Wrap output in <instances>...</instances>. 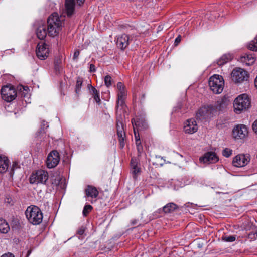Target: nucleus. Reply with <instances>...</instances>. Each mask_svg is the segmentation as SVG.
<instances>
[{
	"label": "nucleus",
	"mask_w": 257,
	"mask_h": 257,
	"mask_svg": "<svg viewBox=\"0 0 257 257\" xmlns=\"http://www.w3.org/2000/svg\"><path fill=\"white\" fill-rule=\"evenodd\" d=\"M47 32L50 37L58 35L64 25V18L59 17L58 13H53L47 19Z\"/></svg>",
	"instance_id": "f257e3e1"
},
{
	"label": "nucleus",
	"mask_w": 257,
	"mask_h": 257,
	"mask_svg": "<svg viewBox=\"0 0 257 257\" xmlns=\"http://www.w3.org/2000/svg\"><path fill=\"white\" fill-rule=\"evenodd\" d=\"M250 104L251 101L249 96L247 94H241L234 101V112L236 113H240L241 111L249 108Z\"/></svg>",
	"instance_id": "f03ea898"
},
{
	"label": "nucleus",
	"mask_w": 257,
	"mask_h": 257,
	"mask_svg": "<svg viewBox=\"0 0 257 257\" xmlns=\"http://www.w3.org/2000/svg\"><path fill=\"white\" fill-rule=\"evenodd\" d=\"M210 89L214 93H221L224 87V81L222 76L215 74L210 77L208 81Z\"/></svg>",
	"instance_id": "7ed1b4c3"
},
{
	"label": "nucleus",
	"mask_w": 257,
	"mask_h": 257,
	"mask_svg": "<svg viewBox=\"0 0 257 257\" xmlns=\"http://www.w3.org/2000/svg\"><path fill=\"white\" fill-rule=\"evenodd\" d=\"M216 115L213 105H208L201 107L197 111L196 116L201 120L207 121Z\"/></svg>",
	"instance_id": "20e7f679"
},
{
	"label": "nucleus",
	"mask_w": 257,
	"mask_h": 257,
	"mask_svg": "<svg viewBox=\"0 0 257 257\" xmlns=\"http://www.w3.org/2000/svg\"><path fill=\"white\" fill-rule=\"evenodd\" d=\"M116 126L117 130V135L119 142L120 147L123 148L124 146V138L125 137V127H126L123 123V118L120 115H118V110L116 109Z\"/></svg>",
	"instance_id": "39448f33"
},
{
	"label": "nucleus",
	"mask_w": 257,
	"mask_h": 257,
	"mask_svg": "<svg viewBox=\"0 0 257 257\" xmlns=\"http://www.w3.org/2000/svg\"><path fill=\"white\" fill-rule=\"evenodd\" d=\"M48 179V172L43 170H39L31 175L30 183L31 184H45Z\"/></svg>",
	"instance_id": "423d86ee"
},
{
	"label": "nucleus",
	"mask_w": 257,
	"mask_h": 257,
	"mask_svg": "<svg viewBox=\"0 0 257 257\" xmlns=\"http://www.w3.org/2000/svg\"><path fill=\"white\" fill-rule=\"evenodd\" d=\"M232 80L236 83H241L247 81L249 78L248 72L243 69L238 68L233 69L231 73Z\"/></svg>",
	"instance_id": "0eeeda50"
},
{
	"label": "nucleus",
	"mask_w": 257,
	"mask_h": 257,
	"mask_svg": "<svg viewBox=\"0 0 257 257\" xmlns=\"http://www.w3.org/2000/svg\"><path fill=\"white\" fill-rule=\"evenodd\" d=\"M26 216L33 224H38L42 222L43 215L41 210H26Z\"/></svg>",
	"instance_id": "6e6552de"
},
{
	"label": "nucleus",
	"mask_w": 257,
	"mask_h": 257,
	"mask_svg": "<svg viewBox=\"0 0 257 257\" xmlns=\"http://www.w3.org/2000/svg\"><path fill=\"white\" fill-rule=\"evenodd\" d=\"M2 98L7 102H11L14 100L17 95V92L13 87L5 86L1 90Z\"/></svg>",
	"instance_id": "1a4fd4ad"
},
{
	"label": "nucleus",
	"mask_w": 257,
	"mask_h": 257,
	"mask_svg": "<svg viewBox=\"0 0 257 257\" xmlns=\"http://www.w3.org/2000/svg\"><path fill=\"white\" fill-rule=\"evenodd\" d=\"M117 88L118 90V92L117 94V101L116 109L118 110L119 106H120L122 108L125 106L124 100L126 98V93L125 87L122 82H119L117 83Z\"/></svg>",
	"instance_id": "9d476101"
},
{
	"label": "nucleus",
	"mask_w": 257,
	"mask_h": 257,
	"mask_svg": "<svg viewBox=\"0 0 257 257\" xmlns=\"http://www.w3.org/2000/svg\"><path fill=\"white\" fill-rule=\"evenodd\" d=\"M60 161L59 154L57 150H53L48 154L47 160L46 165L49 168L55 167Z\"/></svg>",
	"instance_id": "9b49d317"
},
{
	"label": "nucleus",
	"mask_w": 257,
	"mask_h": 257,
	"mask_svg": "<svg viewBox=\"0 0 257 257\" xmlns=\"http://www.w3.org/2000/svg\"><path fill=\"white\" fill-rule=\"evenodd\" d=\"M250 161L248 154H240L233 158L232 164L236 167H242L246 166Z\"/></svg>",
	"instance_id": "f8f14e48"
},
{
	"label": "nucleus",
	"mask_w": 257,
	"mask_h": 257,
	"mask_svg": "<svg viewBox=\"0 0 257 257\" xmlns=\"http://www.w3.org/2000/svg\"><path fill=\"white\" fill-rule=\"evenodd\" d=\"M36 53L38 58L45 60L49 56V50L48 45L45 43H39L37 45Z\"/></svg>",
	"instance_id": "ddd939ff"
},
{
	"label": "nucleus",
	"mask_w": 257,
	"mask_h": 257,
	"mask_svg": "<svg viewBox=\"0 0 257 257\" xmlns=\"http://www.w3.org/2000/svg\"><path fill=\"white\" fill-rule=\"evenodd\" d=\"M247 134V128L243 124L237 125L232 130V136L236 139H243Z\"/></svg>",
	"instance_id": "4468645a"
},
{
	"label": "nucleus",
	"mask_w": 257,
	"mask_h": 257,
	"mask_svg": "<svg viewBox=\"0 0 257 257\" xmlns=\"http://www.w3.org/2000/svg\"><path fill=\"white\" fill-rule=\"evenodd\" d=\"M198 130V126L194 119L187 120L184 123V131L185 133L192 134Z\"/></svg>",
	"instance_id": "2eb2a0df"
},
{
	"label": "nucleus",
	"mask_w": 257,
	"mask_h": 257,
	"mask_svg": "<svg viewBox=\"0 0 257 257\" xmlns=\"http://www.w3.org/2000/svg\"><path fill=\"white\" fill-rule=\"evenodd\" d=\"M199 160L201 162L210 164L217 162L219 158L215 153L209 152L205 153L203 156L200 158Z\"/></svg>",
	"instance_id": "dca6fc26"
},
{
	"label": "nucleus",
	"mask_w": 257,
	"mask_h": 257,
	"mask_svg": "<svg viewBox=\"0 0 257 257\" xmlns=\"http://www.w3.org/2000/svg\"><path fill=\"white\" fill-rule=\"evenodd\" d=\"M130 38L125 34H123L117 38L116 45L118 48L124 50L129 45Z\"/></svg>",
	"instance_id": "f3484780"
},
{
	"label": "nucleus",
	"mask_w": 257,
	"mask_h": 257,
	"mask_svg": "<svg viewBox=\"0 0 257 257\" xmlns=\"http://www.w3.org/2000/svg\"><path fill=\"white\" fill-rule=\"evenodd\" d=\"M132 173L134 179H136L138 175L141 172V168L139 166V160L136 157H132L131 161Z\"/></svg>",
	"instance_id": "a211bd4d"
},
{
	"label": "nucleus",
	"mask_w": 257,
	"mask_h": 257,
	"mask_svg": "<svg viewBox=\"0 0 257 257\" xmlns=\"http://www.w3.org/2000/svg\"><path fill=\"white\" fill-rule=\"evenodd\" d=\"M132 123L133 126L134 134H136V131L145 130L147 128V124L144 120L140 118H137L136 120L135 119H132Z\"/></svg>",
	"instance_id": "6ab92c4d"
},
{
	"label": "nucleus",
	"mask_w": 257,
	"mask_h": 257,
	"mask_svg": "<svg viewBox=\"0 0 257 257\" xmlns=\"http://www.w3.org/2000/svg\"><path fill=\"white\" fill-rule=\"evenodd\" d=\"M197 204L188 202L185 204L183 206L180 207V208H191L195 209L196 207H197ZM179 208V206H177L176 204L174 203H169L164 206H163L162 209H178Z\"/></svg>",
	"instance_id": "aec40b11"
},
{
	"label": "nucleus",
	"mask_w": 257,
	"mask_h": 257,
	"mask_svg": "<svg viewBox=\"0 0 257 257\" xmlns=\"http://www.w3.org/2000/svg\"><path fill=\"white\" fill-rule=\"evenodd\" d=\"M75 5V0H65V11L68 17H70L74 14Z\"/></svg>",
	"instance_id": "412c9836"
},
{
	"label": "nucleus",
	"mask_w": 257,
	"mask_h": 257,
	"mask_svg": "<svg viewBox=\"0 0 257 257\" xmlns=\"http://www.w3.org/2000/svg\"><path fill=\"white\" fill-rule=\"evenodd\" d=\"M85 194L86 197H90L91 198H96L98 196V191L96 187L88 185L85 190Z\"/></svg>",
	"instance_id": "4be33fe9"
},
{
	"label": "nucleus",
	"mask_w": 257,
	"mask_h": 257,
	"mask_svg": "<svg viewBox=\"0 0 257 257\" xmlns=\"http://www.w3.org/2000/svg\"><path fill=\"white\" fill-rule=\"evenodd\" d=\"M87 87L90 94L92 95L95 102L98 105H100L101 103V99L100 98L99 91L90 84H88Z\"/></svg>",
	"instance_id": "5701e85b"
},
{
	"label": "nucleus",
	"mask_w": 257,
	"mask_h": 257,
	"mask_svg": "<svg viewBox=\"0 0 257 257\" xmlns=\"http://www.w3.org/2000/svg\"><path fill=\"white\" fill-rule=\"evenodd\" d=\"M37 37L40 40H44L48 34L47 29L45 25L42 24L40 25L36 31Z\"/></svg>",
	"instance_id": "b1692460"
},
{
	"label": "nucleus",
	"mask_w": 257,
	"mask_h": 257,
	"mask_svg": "<svg viewBox=\"0 0 257 257\" xmlns=\"http://www.w3.org/2000/svg\"><path fill=\"white\" fill-rule=\"evenodd\" d=\"M227 102L224 99H220L217 100L214 105H213V109L216 111V114H217L218 111H222L226 107Z\"/></svg>",
	"instance_id": "393cba45"
},
{
	"label": "nucleus",
	"mask_w": 257,
	"mask_h": 257,
	"mask_svg": "<svg viewBox=\"0 0 257 257\" xmlns=\"http://www.w3.org/2000/svg\"><path fill=\"white\" fill-rule=\"evenodd\" d=\"M240 61L249 66L254 62L255 58L252 54H245L240 57Z\"/></svg>",
	"instance_id": "a878e982"
},
{
	"label": "nucleus",
	"mask_w": 257,
	"mask_h": 257,
	"mask_svg": "<svg viewBox=\"0 0 257 257\" xmlns=\"http://www.w3.org/2000/svg\"><path fill=\"white\" fill-rule=\"evenodd\" d=\"M9 160L5 157L0 156V173H5L8 169Z\"/></svg>",
	"instance_id": "bb28decb"
},
{
	"label": "nucleus",
	"mask_w": 257,
	"mask_h": 257,
	"mask_svg": "<svg viewBox=\"0 0 257 257\" xmlns=\"http://www.w3.org/2000/svg\"><path fill=\"white\" fill-rule=\"evenodd\" d=\"M54 70L56 74H60L63 69L62 58L60 56L55 57L54 61Z\"/></svg>",
	"instance_id": "cd10ccee"
},
{
	"label": "nucleus",
	"mask_w": 257,
	"mask_h": 257,
	"mask_svg": "<svg viewBox=\"0 0 257 257\" xmlns=\"http://www.w3.org/2000/svg\"><path fill=\"white\" fill-rule=\"evenodd\" d=\"M232 59V56L230 54H225L222 55L217 61V63L219 66H222L228 62L231 61Z\"/></svg>",
	"instance_id": "c85d7f7f"
},
{
	"label": "nucleus",
	"mask_w": 257,
	"mask_h": 257,
	"mask_svg": "<svg viewBox=\"0 0 257 257\" xmlns=\"http://www.w3.org/2000/svg\"><path fill=\"white\" fill-rule=\"evenodd\" d=\"M47 127H48L47 122L45 120H43L41 122V127L39 131H38L36 134V137L40 139L44 138V136L46 134L45 130Z\"/></svg>",
	"instance_id": "c756f323"
},
{
	"label": "nucleus",
	"mask_w": 257,
	"mask_h": 257,
	"mask_svg": "<svg viewBox=\"0 0 257 257\" xmlns=\"http://www.w3.org/2000/svg\"><path fill=\"white\" fill-rule=\"evenodd\" d=\"M10 230V227L6 221L0 218V232L7 233Z\"/></svg>",
	"instance_id": "7c9ffc66"
},
{
	"label": "nucleus",
	"mask_w": 257,
	"mask_h": 257,
	"mask_svg": "<svg viewBox=\"0 0 257 257\" xmlns=\"http://www.w3.org/2000/svg\"><path fill=\"white\" fill-rule=\"evenodd\" d=\"M21 96L26 97L28 95L29 87L26 86H20L19 88Z\"/></svg>",
	"instance_id": "2f4dec72"
},
{
	"label": "nucleus",
	"mask_w": 257,
	"mask_h": 257,
	"mask_svg": "<svg viewBox=\"0 0 257 257\" xmlns=\"http://www.w3.org/2000/svg\"><path fill=\"white\" fill-rule=\"evenodd\" d=\"M248 48L253 51H257V36L254 40L250 42L248 45Z\"/></svg>",
	"instance_id": "473e14b6"
},
{
	"label": "nucleus",
	"mask_w": 257,
	"mask_h": 257,
	"mask_svg": "<svg viewBox=\"0 0 257 257\" xmlns=\"http://www.w3.org/2000/svg\"><path fill=\"white\" fill-rule=\"evenodd\" d=\"M83 83V79L80 77H78L77 79L76 86H75V92L76 93H79L80 91V89L82 87Z\"/></svg>",
	"instance_id": "72a5a7b5"
},
{
	"label": "nucleus",
	"mask_w": 257,
	"mask_h": 257,
	"mask_svg": "<svg viewBox=\"0 0 257 257\" xmlns=\"http://www.w3.org/2000/svg\"><path fill=\"white\" fill-rule=\"evenodd\" d=\"M113 82V80L111 77L109 75H107L104 78V84L107 87H110Z\"/></svg>",
	"instance_id": "f704fd0d"
},
{
	"label": "nucleus",
	"mask_w": 257,
	"mask_h": 257,
	"mask_svg": "<svg viewBox=\"0 0 257 257\" xmlns=\"http://www.w3.org/2000/svg\"><path fill=\"white\" fill-rule=\"evenodd\" d=\"M235 239L236 237L234 235L225 236L222 237V240L226 242H233Z\"/></svg>",
	"instance_id": "c9c22d12"
},
{
	"label": "nucleus",
	"mask_w": 257,
	"mask_h": 257,
	"mask_svg": "<svg viewBox=\"0 0 257 257\" xmlns=\"http://www.w3.org/2000/svg\"><path fill=\"white\" fill-rule=\"evenodd\" d=\"M232 151L229 148H225L222 151V155L225 157H229L232 154Z\"/></svg>",
	"instance_id": "e433bc0d"
},
{
	"label": "nucleus",
	"mask_w": 257,
	"mask_h": 257,
	"mask_svg": "<svg viewBox=\"0 0 257 257\" xmlns=\"http://www.w3.org/2000/svg\"><path fill=\"white\" fill-rule=\"evenodd\" d=\"M20 168V166L17 162H14L12 165V168L11 169V175H12L14 173V170L16 169Z\"/></svg>",
	"instance_id": "4c0bfd02"
},
{
	"label": "nucleus",
	"mask_w": 257,
	"mask_h": 257,
	"mask_svg": "<svg viewBox=\"0 0 257 257\" xmlns=\"http://www.w3.org/2000/svg\"><path fill=\"white\" fill-rule=\"evenodd\" d=\"M137 150L138 152V156L140 157L143 152V147L142 145H138L137 146Z\"/></svg>",
	"instance_id": "58836bf2"
},
{
	"label": "nucleus",
	"mask_w": 257,
	"mask_h": 257,
	"mask_svg": "<svg viewBox=\"0 0 257 257\" xmlns=\"http://www.w3.org/2000/svg\"><path fill=\"white\" fill-rule=\"evenodd\" d=\"M85 231V227L84 226H81L77 231V233L80 235H82L84 234Z\"/></svg>",
	"instance_id": "ea45409f"
},
{
	"label": "nucleus",
	"mask_w": 257,
	"mask_h": 257,
	"mask_svg": "<svg viewBox=\"0 0 257 257\" xmlns=\"http://www.w3.org/2000/svg\"><path fill=\"white\" fill-rule=\"evenodd\" d=\"M135 139H136V146H138V145H142L141 141L140 139L139 135H138V136L136 135V133L135 134Z\"/></svg>",
	"instance_id": "a19ab883"
},
{
	"label": "nucleus",
	"mask_w": 257,
	"mask_h": 257,
	"mask_svg": "<svg viewBox=\"0 0 257 257\" xmlns=\"http://www.w3.org/2000/svg\"><path fill=\"white\" fill-rule=\"evenodd\" d=\"M181 40V35H179L175 40L174 45L177 46Z\"/></svg>",
	"instance_id": "79ce46f5"
},
{
	"label": "nucleus",
	"mask_w": 257,
	"mask_h": 257,
	"mask_svg": "<svg viewBox=\"0 0 257 257\" xmlns=\"http://www.w3.org/2000/svg\"><path fill=\"white\" fill-rule=\"evenodd\" d=\"M80 54V51L79 50H76L73 54V59L74 60H77L78 58V56Z\"/></svg>",
	"instance_id": "37998d69"
},
{
	"label": "nucleus",
	"mask_w": 257,
	"mask_h": 257,
	"mask_svg": "<svg viewBox=\"0 0 257 257\" xmlns=\"http://www.w3.org/2000/svg\"><path fill=\"white\" fill-rule=\"evenodd\" d=\"M252 127L254 132L257 134V119L252 123Z\"/></svg>",
	"instance_id": "c03bdc74"
},
{
	"label": "nucleus",
	"mask_w": 257,
	"mask_h": 257,
	"mask_svg": "<svg viewBox=\"0 0 257 257\" xmlns=\"http://www.w3.org/2000/svg\"><path fill=\"white\" fill-rule=\"evenodd\" d=\"M89 71L90 72H94L96 71L95 66L94 64H91L90 65Z\"/></svg>",
	"instance_id": "a18cd8bd"
},
{
	"label": "nucleus",
	"mask_w": 257,
	"mask_h": 257,
	"mask_svg": "<svg viewBox=\"0 0 257 257\" xmlns=\"http://www.w3.org/2000/svg\"><path fill=\"white\" fill-rule=\"evenodd\" d=\"M12 202V199L9 197H6L5 199V203L7 204H11Z\"/></svg>",
	"instance_id": "49530a36"
},
{
	"label": "nucleus",
	"mask_w": 257,
	"mask_h": 257,
	"mask_svg": "<svg viewBox=\"0 0 257 257\" xmlns=\"http://www.w3.org/2000/svg\"><path fill=\"white\" fill-rule=\"evenodd\" d=\"M90 210H83V215L84 216H86L90 212Z\"/></svg>",
	"instance_id": "de8ad7c7"
},
{
	"label": "nucleus",
	"mask_w": 257,
	"mask_h": 257,
	"mask_svg": "<svg viewBox=\"0 0 257 257\" xmlns=\"http://www.w3.org/2000/svg\"><path fill=\"white\" fill-rule=\"evenodd\" d=\"M1 257H14L11 253L4 254Z\"/></svg>",
	"instance_id": "09e8293b"
},
{
	"label": "nucleus",
	"mask_w": 257,
	"mask_h": 257,
	"mask_svg": "<svg viewBox=\"0 0 257 257\" xmlns=\"http://www.w3.org/2000/svg\"><path fill=\"white\" fill-rule=\"evenodd\" d=\"M85 0H77V3L79 6H81L83 4Z\"/></svg>",
	"instance_id": "8fccbe9b"
},
{
	"label": "nucleus",
	"mask_w": 257,
	"mask_h": 257,
	"mask_svg": "<svg viewBox=\"0 0 257 257\" xmlns=\"http://www.w3.org/2000/svg\"><path fill=\"white\" fill-rule=\"evenodd\" d=\"M92 208H93L92 206L89 204L85 205L83 208V209H92Z\"/></svg>",
	"instance_id": "3c124183"
},
{
	"label": "nucleus",
	"mask_w": 257,
	"mask_h": 257,
	"mask_svg": "<svg viewBox=\"0 0 257 257\" xmlns=\"http://www.w3.org/2000/svg\"><path fill=\"white\" fill-rule=\"evenodd\" d=\"M162 212H164L165 213H171L172 210H161Z\"/></svg>",
	"instance_id": "603ef678"
},
{
	"label": "nucleus",
	"mask_w": 257,
	"mask_h": 257,
	"mask_svg": "<svg viewBox=\"0 0 257 257\" xmlns=\"http://www.w3.org/2000/svg\"><path fill=\"white\" fill-rule=\"evenodd\" d=\"M34 207H36V206H28V207L27 208V209H34Z\"/></svg>",
	"instance_id": "864d4df0"
},
{
	"label": "nucleus",
	"mask_w": 257,
	"mask_h": 257,
	"mask_svg": "<svg viewBox=\"0 0 257 257\" xmlns=\"http://www.w3.org/2000/svg\"><path fill=\"white\" fill-rule=\"evenodd\" d=\"M136 223H137V220H135L133 221L132 222V223H131V224H132V225H135V224H136Z\"/></svg>",
	"instance_id": "5fc2aeb1"
},
{
	"label": "nucleus",
	"mask_w": 257,
	"mask_h": 257,
	"mask_svg": "<svg viewBox=\"0 0 257 257\" xmlns=\"http://www.w3.org/2000/svg\"><path fill=\"white\" fill-rule=\"evenodd\" d=\"M144 98H145V94H143V95H142V99H144Z\"/></svg>",
	"instance_id": "6e6d98bb"
},
{
	"label": "nucleus",
	"mask_w": 257,
	"mask_h": 257,
	"mask_svg": "<svg viewBox=\"0 0 257 257\" xmlns=\"http://www.w3.org/2000/svg\"><path fill=\"white\" fill-rule=\"evenodd\" d=\"M204 206H198L199 207H203Z\"/></svg>",
	"instance_id": "4d7b16f0"
}]
</instances>
